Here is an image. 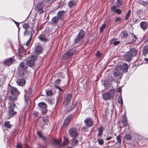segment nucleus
I'll use <instances>...</instances> for the list:
<instances>
[{
    "label": "nucleus",
    "mask_w": 148,
    "mask_h": 148,
    "mask_svg": "<svg viewBox=\"0 0 148 148\" xmlns=\"http://www.w3.org/2000/svg\"><path fill=\"white\" fill-rule=\"evenodd\" d=\"M121 70V67L120 66H117L115 68V69L114 71V75L117 77L119 76L120 74L119 71Z\"/></svg>",
    "instance_id": "15"
},
{
    "label": "nucleus",
    "mask_w": 148,
    "mask_h": 148,
    "mask_svg": "<svg viewBox=\"0 0 148 148\" xmlns=\"http://www.w3.org/2000/svg\"><path fill=\"white\" fill-rule=\"evenodd\" d=\"M120 43V41L115 40H113V44L114 45H116L119 44Z\"/></svg>",
    "instance_id": "48"
},
{
    "label": "nucleus",
    "mask_w": 148,
    "mask_h": 148,
    "mask_svg": "<svg viewBox=\"0 0 148 148\" xmlns=\"http://www.w3.org/2000/svg\"><path fill=\"white\" fill-rule=\"evenodd\" d=\"M72 117V115H70L68 116L64 121L63 123V125L64 126H66L68 125L70 122Z\"/></svg>",
    "instance_id": "16"
},
{
    "label": "nucleus",
    "mask_w": 148,
    "mask_h": 148,
    "mask_svg": "<svg viewBox=\"0 0 148 148\" xmlns=\"http://www.w3.org/2000/svg\"><path fill=\"white\" fill-rule=\"evenodd\" d=\"M140 27L143 30H145L147 29V25L146 22L145 21H142L140 23Z\"/></svg>",
    "instance_id": "20"
},
{
    "label": "nucleus",
    "mask_w": 148,
    "mask_h": 148,
    "mask_svg": "<svg viewBox=\"0 0 148 148\" xmlns=\"http://www.w3.org/2000/svg\"><path fill=\"white\" fill-rule=\"evenodd\" d=\"M4 126L7 128H10L11 127V125L10 123V122L6 121L4 124Z\"/></svg>",
    "instance_id": "33"
},
{
    "label": "nucleus",
    "mask_w": 148,
    "mask_h": 148,
    "mask_svg": "<svg viewBox=\"0 0 148 148\" xmlns=\"http://www.w3.org/2000/svg\"><path fill=\"white\" fill-rule=\"evenodd\" d=\"M32 38V35H31V36L30 37L29 39V40L26 42V45L27 46H28L30 44L31 42V40Z\"/></svg>",
    "instance_id": "41"
},
{
    "label": "nucleus",
    "mask_w": 148,
    "mask_h": 148,
    "mask_svg": "<svg viewBox=\"0 0 148 148\" xmlns=\"http://www.w3.org/2000/svg\"><path fill=\"white\" fill-rule=\"evenodd\" d=\"M104 85L105 86H107L108 85V84H106V83H105Z\"/></svg>",
    "instance_id": "63"
},
{
    "label": "nucleus",
    "mask_w": 148,
    "mask_h": 148,
    "mask_svg": "<svg viewBox=\"0 0 148 148\" xmlns=\"http://www.w3.org/2000/svg\"><path fill=\"white\" fill-rule=\"evenodd\" d=\"M64 14V12L63 11H59L57 13V16L60 19L63 18Z\"/></svg>",
    "instance_id": "21"
},
{
    "label": "nucleus",
    "mask_w": 148,
    "mask_h": 148,
    "mask_svg": "<svg viewBox=\"0 0 148 148\" xmlns=\"http://www.w3.org/2000/svg\"><path fill=\"white\" fill-rule=\"evenodd\" d=\"M20 66L22 68L24 69L27 68L26 66L25 65L23 62H21L20 64Z\"/></svg>",
    "instance_id": "38"
},
{
    "label": "nucleus",
    "mask_w": 148,
    "mask_h": 148,
    "mask_svg": "<svg viewBox=\"0 0 148 148\" xmlns=\"http://www.w3.org/2000/svg\"><path fill=\"white\" fill-rule=\"evenodd\" d=\"M38 112H35L34 113V116H37V115H38Z\"/></svg>",
    "instance_id": "58"
},
{
    "label": "nucleus",
    "mask_w": 148,
    "mask_h": 148,
    "mask_svg": "<svg viewBox=\"0 0 148 148\" xmlns=\"http://www.w3.org/2000/svg\"><path fill=\"white\" fill-rule=\"evenodd\" d=\"M17 148H22L20 144H18L17 145Z\"/></svg>",
    "instance_id": "55"
},
{
    "label": "nucleus",
    "mask_w": 148,
    "mask_h": 148,
    "mask_svg": "<svg viewBox=\"0 0 148 148\" xmlns=\"http://www.w3.org/2000/svg\"><path fill=\"white\" fill-rule=\"evenodd\" d=\"M76 52L74 50H69L67 52H66L62 56V58L64 59L70 57L74 54H75Z\"/></svg>",
    "instance_id": "6"
},
{
    "label": "nucleus",
    "mask_w": 148,
    "mask_h": 148,
    "mask_svg": "<svg viewBox=\"0 0 148 148\" xmlns=\"http://www.w3.org/2000/svg\"><path fill=\"white\" fill-rule=\"evenodd\" d=\"M121 67V69H123V71L124 72H126L127 71L128 69V65L127 64L124 63L123 64L122 66H119Z\"/></svg>",
    "instance_id": "22"
},
{
    "label": "nucleus",
    "mask_w": 148,
    "mask_h": 148,
    "mask_svg": "<svg viewBox=\"0 0 148 148\" xmlns=\"http://www.w3.org/2000/svg\"><path fill=\"white\" fill-rule=\"evenodd\" d=\"M29 35V31L27 30H25V32H24V35Z\"/></svg>",
    "instance_id": "50"
},
{
    "label": "nucleus",
    "mask_w": 148,
    "mask_h": 148,
    "mask_svg": "<svg viewBox=\"0 0 148 148\" xmlns=\"http://www.w3.org/2000/svg\"><path fill=\"white\" fill-rule=\"evenodd\" d=\"M107 148H110V146H108L107 147Z\"/></svg>",
    "instance_id": "64"
},
{
    "label": "nucleus",
    "mask_w": 148,
    "mask_h": 148,
    "mask_svg": "<svg viewBox=\"0 0 148 148\" xmlns=\"http://www.w3.org/2000/svg\"><path fill=\"white\" fill-rule=\"evenodd\" d=\"M37 134L39 137L42 138L44 140H45V138L42 136L41 133V132H38L37 133Z\"/></svg>",
    "instance_id": "37"
},
{
    "label": "nucleus",
    "mask_w": 148,
    "mask_h": 148,
    "mask_svg": "<svg viewBox=\"0 0 148 148\" xmlns=\"http://www.w3.org/2000/svg\"><path fill=\"white\" fill-rule=\"evenodd\" d=\"M148 3L147 2H144V1H142L140 3V4L141 5H143L144 6H146L147 5Z\"/></svg>",
    "instance_id": "52"
},
{
    "label": "nucleus",
    "mask_w": 148,
    "mask_h": 148,
    "mask_svg": "<svg viewBox=\"0 0 148 148\" xmlns=\"http://www.w3.org/2000/svg\"><path fill=\"white\" fill-rule=\"evenodd\" d=\"M18 27V26L19 25V23L17 22L16 24H15Z\"/></svg>",
    "instance_id": "59"
},
{
    "label": "nucleus",
    "mask_w": 148,
    "mask_h": 148,
    "mask_svg": "<svg viewBox=\"0 0 148 148\" xmlns=\"http://www.w3.org/2000/svg\"><path fill=\"white\" fill-rule=\"evenodd\" d=\"M42 120L43 122L45 123H46L48 121V117H47L43 118Z\"/></svg>",
    "instance_id": "51"
},
{
    "label": "nucleus",
    "mask_w": 148,
    "mask_h": 148,
    "mask_svg": "<svg viewBox=\"0 0 148 148\" xmlns=\"http://www.w3.org/2000/svg\"><path fill=\"white\" fill-rule=\"evenodd\" d=\"M97 129L98 130V133L97 135L98 136H101L103 134V132L104 130V128L102 126H100L99 127L97 128Z\"/></svg>",
    "instance_id": "24"
},
{
    "label": "nucleus",
    "mask_w": 148,
    "mask_h": 148,
    "mask_svg": "<svg viewBox=\"0 0 148 148\" xmlns=\"http://www.w3.org/2000/svg\"><path fill=\"white\" fill-rule=\"evenodd\" d=\"M143 54L146 56L148 53V46L145 47L143 51Z\"/></svg>",
    "instance_id": "25"
},
{
    "label": "nucleus",
    "mask_w": 148,
    "mask_h": 148,
    "mask_svg": "<svg viewBox=\"0 0 148 148\" xmlns=\"http://www.w3.org/2000/svg\"><path fill=\"white\" fill-rule=\"evenodd\" d=\"M47 101L48 102L49 104H52L53 103L52 101H51V100L48 99L47 100Z\"/></svg>",
    "instance_id": "53"
},
{
    "label": "nucleus",
    "mask_w": 148,
    "mask_h": 148,
    "mask_svg": "<svg viewBox=\"0 0 148 148\" xmlns=\"http://www.w3.org/2000/svg\"><path fill=\"white\" fill-rule=\"evenodd\" d=\"M23 27L26 30L29 27V26L28 24L25 23L23 25Z\"/></svg>",
    "instance_id": "45"
},
{
    "label": "nucleus",
    "mask_w": 148,
    "mask_h": 148,
    "mask_svg": "<svg viewBox=\"0 0 148 148\" xmlns=\"http://www.w3.org/2000/svg\"><path fill=\"white\" fill-rule=\"evenodd\" d=\"M136 51L135 48H133L127 52L125 54V57L126 60L129 62L130 61L132 56H134L136 54Z\"/></svg>",
    "instance_id": "2"
},
{
    "label": "nucleus",
    "mask_w": 148,
    "mask_h": 148,
    "mask_svg": "<svg viewBox=\"0 0 148 148\" xmlns=\"http://www.w3.org/2000/svg\"><path fill=\"white\" fill-rule=\"evenodd\" d=\"M64 142H63V144L64 145H66L69 144V140L65 136H64Z\"/></svg>",
    "instance_id": "32"
},
{
    "label": "nucleus",
    "mask_w": 148,
    "mask_h": 148,
    "mask_svg": "<svg viewBox=\"0 0 148 148\" xmlns=\"http://www.w3.org/2000/svg\"><path fill=\"white\" fill-rule=\"evenodd\" d=\"M76 4L75 1H71L68 3V5L70 8H73Z\"/></svg>",
    "instance_id": "27"
},
{
    "label": "nucleus",
    "mask_w": 148,
    "mask_h": 148,
    "mask_svg": "<svg viewBox=\"0 0 148 148\" xmlns=\"http://www.w3.org/2000/svg\"><path fill=\"white\" fill-rule=\"evenodd\" d=\"M72 98V95L71 94H67L66 96L64 99V104L67 106L70 101Z\"/></svg>",
    "instance_id": "10"
},
{
    "label": "nucleus",
    "mask_w": 148,
    "mask_h": 148,
    "mask_svg": "<svg viewBox=\"0 0 148 148\" xmlns=\"http://www.w3.org/2000/svg\"><path fill=\"white\" fill-rule=\"evenodd\" d=\"M116 139L117 140L118 142L119 143H121V138L120 136L119 135L118 136L116 137Z\"/></svg>",
    "instance_id": "46"
},
{
    "label": "nucleus",
    "mask_w": 148,
    "mask_h": 148,
    "mask_svg": "<svg viewBox=\"0 0 148 148\" xmlns=\"http://www.w3.org/2000/svg\"><path fill=\"white\" fill-rule=\"evenodd\" d=\"M106 27V25L105 24H103L101 27L100 28V32H102L104 29Z\"/></svg>",
    "instance_id": "42"
},
{
    "label": "nucleus",
    "mask_w": 148,
    "mask_h": 148,
    "mask_svg": "<svg viewBox=\"0 0 148 148\" xmlns=\"http://www.w3.org/2000/svg\"><path fill=\"white\" fill-rule=\"evenodd\" d=\"M118 102L121 105H122L123 104V99L121 96H119L118 98Z\"/></svg>",
    "instance_id": "35"
},
{
    "label": "nucleus",
    "mask_w": 148,
    "mask_h": 148,
    "mask_svg": "<svg viewBox=\"0 0 148 148\" xmlns=\"http://www.w3.org/2000/svg\"><path fill=\"white\" fill-rule=\"evenodd\" d=\"M114 93V90H110L108 92L102 94L103 99L105 100L111 99Z\"/></svg>",
    "instance_id": "3"
},
{
    "label": "nucleus",
    "mask_w": 148,
    "mask_h": 148,
    "mask_svg": "<svg viewBox=\"0 0 148 148\" xmlns=\"http://www.w3.org/2000/svg\"><path fill=\"white\" fill-rule=\"evenodd\" d=\"M38 105L39 110L41 111V113L42 114H45L47 110L46 104L44 102H41L38 103Z\"/></svg>",
    "instance_id": "4"
},
{
    "label": "nucleus",
    "mask_w": 148,
    "mask_h": 148,
    "mask_svg": "<svg viewBox=\"0 0 148 148\" xmlns=\"http://www.w3.org/2000/svg\"><path fill=\"white\" fill-rule=\"evenodd\" d=\"M39 38L40 40L42 41H46L47 40V39L45 38V36L42 34H40L39 36Z\"/></svg>",
    "instance_id": "28"
},
{
    "label": "nucleus",
    "mask_w": 148,
    "mask_h": 148,
    "mask_svg": "<svg viewBox=\"0 0 148 148\" xmlns=\"http://www.w3.org/2000/svg\"><path fill=\"white\" fill-rule=\"evenodd\" d=\"M134 38L136 39H137V38L136 37V36H135V35H134Z\"/></svg>",
    "instance_id": "60"
},
{
    "label": "nucleus",
    "mask_w": 148,
    "mask_h": 148,
    "mask_svg": "<svg viewBox=\"0 0 148 148\" xmlns=\"http://www.w3.org/2000/svg\"><path fill=\"white\" fill-rule=\"evenodd\" d=\"M101 54L100 53V52L99 51H98L96 54V56L97 57H101Z\"/></svg>",
    "instance_id": "49"
},
{
    "label": "nucleus",
    "mask_w": 148,
    "mask_h": 148,
    "mask_svg": "<svg viewBox=\"0 0 148 148\" xmlns=\"http://www.w3.org/2000/svg\"><path fill=\"white\" fill-rule=\"evenodd\" d=\"M47 95L48 96H50L52 95L53 93L52 91L51 90H48L46 91Z\"/></svg>",
    "instance_id": "34"
},
{
    "label": "nucleus",
    "mask_w": 148,
    "mask_h": 148,
    "mask_svg": "<svg viewBox=\"0 0 148 148\" xmlns=\"http://www.w3.org/2000/svg\"><path fill=\"white\" fill-rule=\"evenodd\" d=\"M13 21L14 22V23L15 24H16V23H17V22H16V21H14V20H13Z\"/></svg>",
    "instance_id": "62"
},
{
    "label": "nucleus",
    "mask_w": 148,
    "mask_h": 148,
    "mask_svg": "<svg viewBox=\"0 0 148 148\" xmlns=\"http://www.w3.org/2000/svg\"><path fill=\"white\" fill-rule=\"evenodd\" d=\"M72 142L75 144H77L78 143V141L77 139H75L74 138L71 140Z\"/></svg>",
    "instance_id": "47"
},
{
    "label": "nucleus",
    "mask_w": 148,
    "mask_h": 148,
    "mask_svg": "<svg viewBox=\"0 0 148 148\" xmlns=\"http://www.w3.org/2000/svg\"><path fill=\"white\" fill-rule=\"evenodd\" d=\"M38 13L40 14H42L44 12V11L42 8H38Z\"/></svg>",
    "instance_id": "43"
},
{
    "label": "nucleus",
    "mask_w": 148,
    "mask_h": 148,
    "mask_svg": "<svg viewBox=\"0 0 148 148\" xmlns=\"http://www.w3.org/2000/svg\"><path fill=\"white\" fill-rule=\"evenodd\" d=\"M84 122L86 125L88 127L91 126L93 123V121L90 118L86 119L84 121Z\"/></svg>",
    "instance_id": "12"
},
{
    "label": "nucleus",
    "mask_w": 148,
    "mask_h": 148,
    "mask_svg": "<svg viewBox=\"0 0 148 148\" xmlns=\"http://www.w3.org/2000/svg\"><path fill=\"white\" fill-rule=\"evenodd\" d=\"M121 122L123 124L124 127H125L129 125L125 115H123L122 118L121 119Z\"/></svg>",
    "instance_id": "14"
},
{
    "label": "nucleus",
    "mask_w": 148,
    "mask_h": 148,
    "mask_svg": "<svg viewBox=\"0 0 148 148\" xmlns=\"http://www.w3.org/2000/svg\"><path fill=\"white\" fill-rule=\"evenodd\" d=\"M10 91L12 95H13L15 97L18 96L19 94V92L14 87L11 88ZM14 98L16 99V97Z\"/></svg>",
    "instance_id": "9"
},
{
    "label": "nucleus",
    "mask_w": 148,
    "mask_h": 148,
    "mask_svg": "<svg viewBox=\"0 0 148 148\" xmlns=\"http://www.w3.org/2000/svg\"><path fill=\"white\" fill-rule=\"evenodd\" d=\"M121 37L123 38H125L128 36V34L126 31H124L121 33Z\"/></svg>",
    "instance_id": "31"
},
{
    "label": "nucleus",
    "mask_w": 148,
    "mask_h": 148,
    "mask_svg": "<svg viewBox=\"0 0 148 148\" xmlns=\"http://www.w3.org/2000/svg\"><path fill=\"white\" fill-rule=\"evenodd\" d=\"M60 19L57 16L54 17L52 19V23L54 24H56L58 23V20Z\"/></svg>",
    "instance_id": "29"
},
{
    "label": "nucleus",
    "mask_w": 148,
    "mask_h": 148,
    "mask_svg": "<svg viewBox=\"0 0 148 148\" xmlns=\"http://www.w3.org/2000/svg\"><path fill=\"white\" fill-rule=\"evenodd\" d=\"M42 51V47L39 45L36 46L35 48V52L36 54L40 53Z\"/></svg>",
    "instance_id": "17"
},
{
    "label": "nucleus",
    "mask_w": 148,
    "mask_h": 148,
    "mask_svg": "<svg viewBox=\"0 0 148 148\" xmlns=\"http://www.w3.org/2000/svg\"><path fill=\"white\" fill-rule=\"evenodd\" d=\"M122 91V89L121 88H119L118 89L117 92H121Z\"/></svg>",
    "instance_id": "57"
},
{
    "label": "nucleus",
    "mask_w": 148,
    "mask_h": 148,
    "mask_svg": "<svg viewBox=\"0 0 148 148\" xmlns=\"http://www.w3.org/2000/svg\"><path fill=\"white\" fill-rule=\"evenodd\" d=\"M124 138L125 140H131L132 139V137L130 134H127L124 136Z\"/></svg>",
    "instance_id": "26"
},
{
    "label": "nucleus",
    "mask_w": 148,
    "mask_h": 148,
    "mask_svg": "<svg viewBox=\"0 0 148 148\" xmlns=\"http://www.w3.org/2000/svg\"><path fill=\"white\" fill-rule=\"evenodd\" d=\"M118 8L117 6L113 5L111 8V10L115 13H117L119 14H121V11L120 9H118L117 8Z\"/></svg>",
    "instance_id": "13"
},
{
    "label": "nucleus",
    "mask_w": 148,
    "mask_h": 148,
    "mask_svg": "<svg viewBox=\"0 0 148 148\" xmlns=\"http://www.w3.org/2000/svg\"><path fill=\"white\" fill-rule=\"evenodd\" d=\"M121 18L120 17H119L116 18L115 20V22L116 23H119L121 22Z\"/></svg>",
    "instance_id": "44"
},
{
    "label": "nucleus",
    "mask_w": 148,
    "mask_h": 148,
    "mask_svg": "<svg viewBox=\"0 0 148 148\" xmlns=\"http://www.w3.org/2000/svg\"><path fill=\"white\" fill-rule=\"evenodd\" d=\"M16 100V98H13L11 96L10 97V101L8 102V110L7 114L8 117L9 118H11L17 113L16 111L14 110V108L16 106L14 103Z\"/></svg>",
    "instance_id": "1"
},
{
    "label": "nucleus",
    "mask_w": 148,
    "mask_h": 148,
    "mask_svg": "<svg viewBox=\"0 0 148 148\" xmlns=\"http://www.w3.org/2000/svg\"><path fill=\"white\" fill-rule=\"evenodd\" d=\"M61 141L60 139H54L53 141V143L55 145H58L60 144Z\"/></svg>",
    "instance_id": "39"
},
{
    "label": "nucleus",
    "mask_w": 148,
    "mask_h": 148,
    "mask_svg": "<svg viewBox=\"0 0 148 148\" xmlns=\"http://www.w3.org/2000/svg\"><path fill=\"white\" fill-rule=\"evenodd\" d=\"M145 60L146 61H148V58H145Z\"/></svg>",
    "instance_id": "61"
},
{
    "label": "nucleus",
    "mask_w": 148,
    "mask_h": 148,
    "mask_svg": "<svg viewBox=\"0 0 148 148\" xmlns=\"http://www.w3.org/2000/svg\"><path fill=\"white\" fill-rule=\"evenodd\" d=\"M37 58L35 56H31L30 59L28 60L27 62V65L30 67H32L34 65V61L36 60Z\"/></svg>",
    "instance_id": "8"
},
{
    "label": "nucleus",
    "mask_w": 148,
    "mask_h": 148,
    "mask_svg": "<svg viewBox=\"0 0 148 148\" xmlns=\"http://www.w3.org/2000/svg\"><path fill=\"white\" fill-rule=\"evenodd\" d=\"M14 62V60L12 58L6 59L4 62V64L8 66H10Z\"/></svg>",
    "instance_id": "11"
},
{
    "label": "nucleus",
    "mask_w": 148,
    "mask_h": 148,
    "mask_svg": "<svg viewBox=\"0 0 148 148\" xmlns=\"http://www.w3.org/2000/svg\"><path fill=\"white\" fill-rule=\"evenodd\" d=\"M131 10H129L127 12V13L126 14V16L125 17V20H127L128 19L129 17L130 16V13H131Z\"/></svg>",
    "instance_id": "40"
},
{
    "label": "nucleus",
    "mask_w": 148,
    "mask_h": 148,
    "mask_svg": "<svg viewBox=\"0 0 148 148\" xmlns=\"http://www.w3.org/2000/svg\"><path fill=\"white\" fill-rule=\"evenodd\" d=\"M85 35L84 32L82 30H81L77 38L74 40V43H76L81 40L84 38Z\"/></svg>",
    "instance_id": "5"
},
{
    "label": "nucleus",
    "mask_w": 148,
    "mask_h": 148,
    "mask_svg": "<svg viewBox=\"0 0 148 148\" xmlns=\"http://www.w3.org/2000/svg\"><path fill=\"white\" fill-rule=\"evenodd\" d=\"M61 80H60L58 79L54 82V86L55 87L59 89L60 91H61L62 89L58 86H57V85L59 84Z\"/></svg>",
    "instance_id": "23"
},
{
    "label": "nucleus",
    "mask_w": 148,
    "mask_h": 148,
    "mask_svg": "<svg viewBox=\"0 0 148 148\" xmlns=\"http://www.w3.org/2000/svg\"><path fill=\"white\" fill-rule=\"evenodd\" d=\"M138 21V19L136 18H133V21L134 22H136Z\"/></svg>",
    "instance_id": "54"
},
{
    "label": "nucleus",
    "mask_w": 148,
    "mask_h": 148,
    "mask_svg": "<svg viewBox=\"0 0 148 148\" xmlns=\"http://www.w3.org/2000/svg\"><path fill=\"white\" fill-rule=\"evenodd\" d=\"M97 141L99 145H102L103 144L104 142L103 140L102 139H98Z\"/></svg>",
    "instance_id": "36"
},
{
    "label": "nucleus",
    "mask_w": 148,
    "mask_h": 148,
    "mask_svg": "<svg viewBox=\"0 0 148 148\" xmlns=\"http://www.w3.org/2000/svg\"><path fill=\"white\" fill-rule=\"evenodd\" d=\"M25 80L23 79H19L16 81L17 84L21 86H23L25 84Z\"/></svg>",
    "instance_id": "19"
},
{
    "label": "nucleus",
    "mask_w": 148,
    "mask_h": 148,
    "mask_svg": "<svg viewBox=\"0 0 148 148\" xmlns=\"http://www.w3.org/2000/svg\"><path fill=\"white\" fill-rule=\"evenodd\" d=\"M112 138V137L111 136L108 137L106 138V140H110Z\"/></svg>",
    "instance_id": "56"
},
{
    "label": "nucleus",
    "mask_w": 148,
    "mask_h": 148,
    "mask_svg": "<svg viewBox=\"0 0 148 148\" xmlns=\"http://www.w3.org/2000/svg\"><path fill=\"white\" fill-rule=\"evenodd\" d=\"M123 0H117L116 4L118 8H120L123 3Z\"/></svg>",
    "instance_id": "30"
},
{
    "label": "nucleus",
    "mask_w": 148,
    "mask_h": 148,
    "mask_svg": "<svg viewBox=\"0 0 148 148\" xmlns=\"http://www.w3.org/2000/svg\"><path fill=\"white\" fill-rule=\"evenodd\" d=\"M70 135L73 138L75 137L78 136L77 131L75 128L72 127L69 130Z\"/></svg>",
    "instance_id": "7"
},
{
    "label": "nucleus",
    "mask_w": 148,
    "mask_h": 148,
    "mask_svg": "<svg viewBox=\"0 0 148 148\" xmlns=\"http://www.w3.org/2000/svg\"><path fill=\"white\" fill-rule=\"evenodd\" d=\"M29 91L28 93H27L25 94V98L26 101H27L30 97L32 95V90L31 89H29Z\"/></svg>",
    "instance_id": "18"
}]
</instances>
